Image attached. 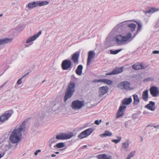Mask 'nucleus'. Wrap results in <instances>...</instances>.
Instances as JSON below:
<instances>
[{"instance_id":"f257e3e1","label":"nucleus","mask_w":159,"mask_h":159,"mask_svg":"<svg viewBox=\"0 0 159 159\" xmlns=\"http://www.w3.org/2000/svg\"><path fill=\"white\" fill-rule=\"evenodd\" d=\"M25 128V122L24 121L20 125L18 128L14 129L10 137V139L12 143H16L20 141L21 132L24 131Z\"/></svg>"},{"instance_id":"f03ea898","label":"nucleus","mask_w":159,"mask_h":159,"mask_svg":"<svg viewBox=\"0 0 159 159\" xmlns=\"http://www.w3.org/2000/svg\"><path fill=\"white\" fill-rule=\"evenodd\" d=\"M132 30L131 32H127L125 35L122 36L118 35L115 39V41L119 45H122L124 43H128L132 41L136 36L137 33L133 34Z\"/></svg>"},{"instance_id":"7ed1b4c3","label":"nucleus","mask_w":159,"mask_h":159,"mask_svg":"<svg viewBox=\"0 0 159 159\" xmlns=\"http://www.w3.org/2000/svg\"><path fill=\"white\" fill-rule=\"evenodd\" d=\"M75 84L73 82H70L66 90L65 95L64 98V101L66 102L67 99L70 98L75 91Z\"/></svg>"},{"instance_id":"20e7f679","label":"nucleus","mask_w":159,"mask_h":159,"mask_svg":"<svg viewBox=\"0 0 159 159\" xmlns=\"http://www.w3.org/2000/svg\"><path fill=\"white\" fill-rule=\"evenodd\" d=\"M84 103V101L75 100L72 102L71 107L73 109L79 110L83 107Z\"/></svg>"},{"instance_id":"39448f33","label":"nucleus","mask_w":159,"mask_h":159,"mask_svg":"<svg viewBox=\"0 0 159 159\" xmlns=\"http://www.w3.org/2000/svg\"><path fill=\"white\" fill-rule=\"evenodd\" d=\"M61 66L63 70H70L72 68V62L70 60H65L62 61Z\"/></svg>"},{"instance_id":"423d86ee","label":"nucleus","mask_w":159,"mask_h":159,"mask_svg":"<svg viewBox=\"0 0 159 159\" xmlns=\"http://www.w3.org/2000/svg\"><path fill=\"white\" fill-rule=\"evenodd\" d=\"M12 110H9L6 111L4 114L0 117V121L3 122L8 119L13 113Z\"/></svg>"},{"instance_id":"0eeeda50","label":"nucleus","mask_w":159,"mask_h":159,"mask_svg":"<svg viewBox=\"0 0 159 159\" xmlns=\"http://www.w3.org/2000/svg\"><path fill=\"white\" fill-rule=\"evenodd\" d=\"M93 131V128H89L85 130L80 134L78 135V137L80 139L85 138L91 134Z\"/></svg>"},{"instance_id":"6e6552de","label":"nucleus","mask_w":159,"mask_h":159,"mask_svg":"<svg viewBox=\"0 0 159 159\" xmlns=\"http://www.w3.org/2000/svg\"><path fill=\"white\" fill-rule=\"evenodd\" d=\"M73 136V133L72 132L69 133L67 134L63 133L57 135L56 138L58 140L67 139L71 138Z\"/></svg>"},{"instance_id":"1a4fd4ad","label":"nucleus","mask_w":159,"mask_h":159,"mask_svg":"<svg viewBox=\"0 0 159 159\" xmlns=\"http://www.w3.org/2000/svg\"><path fill=\"white\" fill-rule=\"evenodd\" d=\"M117 87L118 88L121 89H130V83L126 81L122 82L119 84Z\"/></svg>"},{"instance_id":"9d476101","label":"nucleus","mask_w":159,"mask_h":159,"mask_svg":"<svg viewBox=\"0 0 159 159\" xmlns=\"http://www.w3.org/2000/svg\"><path fill=\"white\" fill-rule=\"evenodd\" d=\"M128 20L123 21L117 25L114 28V30H122L127 29L126 22H129Z\"/></svg>"},{"instance_id":"9b49d317","label":"nucleus","mask_w":159,"mask_h":159,"mask_svg":"<svg viewBox=\"0 0 159 159\" xmlns=\"http://www.w3.org/2000/svg\"><path fill=\"white\" fill-rule=\"evenodd\" d=\"M151 95L153 97H156L159 95V90L156 86H152L150 89Z\"/></svg>"},{"instance_id":"f8f14e48","label":"nucleus","mask_w":159,"mask_h":159,"mask_svg":"<svg viewBox=\"0 0 159 159\" xmlns=\"http://www.w3.org/2000/svg\"><path fill=\"white\" fill-rule=\"evenodd\" d=\"M126 108V106L122 105L120 107L117 111L116 118H119L122 116L124 114V112Z\"/></svg>"},{"instance_id":"ddd939ff","label":"nucleus","mask_w":159,"mask_h":159,"mask_svg":"<svg viewBox=\"0 0 159 159\" xmlns=\"http://www.w3.org/2000/svg\"><path fill=\"white\" fill-rule=\"evenodd\" d=\"M80 52L77 51L75 52L72 55L71 57V60L75 64H77L78 63L79 58L80 56Z\"/></svg>"},{"instance_id":"4468645a","label":"nucleus","mask_w":159,"mask_h":159,"mask_svg":"<svg viewBox=\"0 0 159 159\" xmlns=\"http://www.w3.org/2000/svg\"><path fill=\"white\" fill-rule=\"evenodd\" d=\"M123 68H124L123 66L119 68H116L113 70L112 72L106 74V75H115L121 73L123 71Z\"/></svg>"},{"instance_id":"2eb2a0df","label":"nucleus","mask_w":159,"mask_h":159,"mask_svg":"<svg viewBox=\"0 0 159 159\" xmlns=\"http://www.w3.org/2000/svg\"><path fill=\"white\" fill-rule=\"evenodd\" d=\"M41 34V31H39L38 33L36 34L35 35H34L31 37L28 38L26 41V43H31L33 41L35 40L37 38H38Z\"/></svg>"},{"instance_id":"dca6fc26","label":"nucleus","mask_w":159,"mask_h":159,"mask_svg":"<svg viewBox=\"0 0 159 159\" xmlns=\"http://www.w3.org/2000/svg\"><path fill=\"white\" fill-rule=\"evenodd\" d=\"M95 54L93 51H90L88 53V57L87 59V65L89 66L90 63L92 59L94 56Z\"/></svg>"},{"instance_id":"f3484780","label":"nucleus","mask_w":159,"mask_h":159,"mask_svg":"<svg viewBox=\"0 0 159 159\" xmlns=\"http://www.w3.org/2000/svg\"><path fill=\"white\" fill-rule=\"evenodd\" d=\"M109 88L107 86H103L100 88L99 92L100 93L99 96L100 97L106 93L108 90Z\"/></svg>"},{"instance_id":"a211bd4d","label":"nucleus","mask_w":159,"mask_h":159,"mask_svg":"<svg viewBox=\"0 0 159 159\" xmlns=\"http://www.w3.org/2000/svg\"><path fill=\"white\" fill-rule=\"evenodd\" d=\"M132 68L135 70H138L140 69H143L145 68L142 63H138L135 64L132 66Z\"/></svg>"},{"instance_id":"6ab92c4d","label":"nucleus","mask_w":159,"mask_h":159,"mask_svg":"<svg viewBox=\"0 0 159 159\" xmlns=\"http://www.w3.org/2000/svg\"><path fill=\"white\" fill-rule=\"evenodd\" d=\"M97 157L98 159H112L111 156L105 154H99L97 155Z\"/></svg>"},{"instance_id":"aec40b11","label":"nucleus","mask_w":159,"mask_h":159,"mask_svg":"<svg viewBox=\"0 0 159 159\" xmlns=\"http://www.w3.org/2000/svg\"><path fill=\"white\" fill-rule=\"evenodd\" d=\"M128 21H129V22H133L136 23L138 25L137 30H141L142 29V24L140 21H138L135 20H129Z\"/></svg>"},{"instance_id":"412c9836","label":"nucleus","mask_w":159,"mask_h":159,"mask_svg":"<svg viewBox=\"0 0 159 159\" xmlns=\"http://www.w3.org/2000/svg\"><path fill=\"white\" fill-rule=\"evenodd\" d=\"M132 101V99L131 97L125 98L122 101V105H128L130 104Z\"/></svg>"},{"instance_id":"4be33fe9","label":"nucleus","mask_w":159,"mask_h":159,"mask_svg":"<svg viewBox=\"0 0 159 159\" xmlns=\"http://www.w3.org/2000/svg\"><path fill=\"white\" fill-rule=\"evenodd\" d=\"M147 108L151 111H153L155 109V103L152 101H150L149 103L146 106Z\"/></svg>"},{"instance_id":"5701e85b","label":"nucleus","mask_w":159,"mask_h":159,"mask_svg":"<svg viewBox=\"0 0 159 159\" xmlns=\"http://www.w3.org/2000/svg\"><path fill=\"white\" fill-rule=\"evenodd\" d=\"M12 39L11 38H6L3 39H0V45L7 43L11 42Z\"/></svg>"},{"instance_id":"b1692460","label":"nucleus","mask_w":159,"mask_h":159,"mask_svg":"<svg viewBox=\"0 0 159 159\" xmlns=\"http://www.w3.org/2000/svg\"><path fill=\"white\" fill-rule=\"evenodd\" d=\"M142 97L143 99L145 101H148V90H146L143 92Z\"/></svg>"},{"instance_id":"393cba45","label":"nucleus","mask_w":159,"mask_h":159,"mask_svg":"<svg viewBox=\"0 0 159 159\" xmlns=\"http://www.w3.org/2000/svg\"><path fill=\"white\" fill-rule=\"evenodd\" d=\"M127 28H128L130 30H135L137 25L136 24L134 23H131L128 24L126 22Z\"/></svg>"},{"instance_id":"a878e982","label":"nucleus","mask_w":159,"mask_h":159,"mask_svg":"<svg viewBox=\"0 0 159 159\" xmlns=\"http://www.w3.org/2000/svg\"><path fill=\"white\" fill-rule=\"evenodd\" d=\"M83 68V66L82 65H79L75 70L76 73L78 75H81L82 73Z\"/></svg>"},{"instance_id":"bb28decb","label":"nucleus","mask_w":159,"mask_h":159,"mask_svg":"<svg viewBox=\"0 0 159 159\" xmlns=\"http://www.w3.org/2000/svg\"><path fill=\"white\" fill-rule=\"evenodd\" d=\"M112 133L111 132H109L108 131H106L105 133L103 134H101L100 135V136L101 138L106 137L107 136H110L112 135Z\"/></svg>"},{"instance_id":"cd10ccee","label":"nucleus","mask_w":159,"mask_h":159,"mask_svg":"<svg viewBox=\"0 0 159 159\" xmlns=\"http://www.w3.org/2000/svg\"><path fill=\"white\" fill-rule=\"evenodd\" d=\"M134 98V104L137 105L139 102V100L137 95L134 94L133 95Z\"/></svg>"},{"instance_id":"c85d7f7f","label":"nucleus","mask_w":159,"mask_h":159,"mask_svg":"<svg viewBox=\"0 0 159 159\" xmlns=\"http://www.w3.org/2000/svg\"><path fill=\"white\" fill-rule=\"evenodd\" d=\"M129 146V141L128 140H126L125 142L123 143L122 145V148L125 151L127 150V148Z\"/></svg>"},{"instance_id":"c756f323","label":"nucleus","mask_w":159,"mask_h":159,"mask_svg":"<svg viewBox=\"0 0 159 159\" xmlns=\"http://www.w3.org/2000/svg\"><path fill=\"white\" fill-rule=\"evenodd\" d=\"M37 6V3L36 1L30 3L28 5V7L30 9H32Z\"/></svg>"},{"instance_id":"7c9ffc66","label":"nucleus","mask_w":159,"mask_h":159,"mask_svg":"<svg viewBox=\"0 0 159 159\" xmlns=\"http://www.w3.org/2000/svg\"><path fill=\"white\" fill-rule=\"evenodd\" d=\"M37 3V6H41L44 5H47L48 4L49 2L44 1L40 2L39 1H36Z\"/></svg>"},{"instance_id":"2f4dec72","label":"nucleus","mask_w":159,"mask_h":159,"mask_svg":"<svg viewBox=\"0 0 159 159\" xmlns=\"http://www.w3.org/2000/svg\"><path fill=\"white\" fill-rule=\"evenodd\" d=\"M65 146V145L64 143L61 142L57 144L54 146V147H56L57 148H59L64 147Z\"/></svg>"},{"instance_id":"473e14b6","label":"nucleus","mask_w":159,"mask_h":159,"mask_svg":"<svg viewBox=\"0 0 159 159\" xmlns=\"http://www.w3.org/2000/svg\"><path fill=\"white\" fill-rule=\"evenodd\" d=\"M122 50V49H120L115 51L111 50L110 51V52L111 54H117L118 53H119V52L121 51Z\"/></svg>"},{"instance_id":"72a5a7b5","label":"nucleus","mask_w":159,"mask_h":159,"mask_svg":"<svg viewBox=\"0 0 159 159\" xmlns=\"http://www.w3.org/2000/svg\"><path fill=\"white\" fill-rule=\"evenodd\" d=\"M159 10V9H157L154 7H152L149 10V13H152Z\"/></svg>"},{"instance_id":"f704fd0d","label":"nucleus","mask_w":159,"mask_h":159,"mask_svg":"<svg viewBox=\"0 0 159 159\" xmlns=\"http://www.w3.org/2000/svg\"><path fill=\"white\" fill-rule=\"evenodd\" d=\"M103 83L108 85H109L112 84V82L110 80L104 79Z\"/></svg>"},{"instance_id":"c9c22d12","label":"nucleus","mask_w":159,"mask_h":159,"mask_svg":"<svg viewBox=\"0 0 159 159\" xmlns=\"http://www.w3.org/2000/svg\"><path fill=\"white\" fill-rule=\"evenodd\" d=\"M135 153V151H133L130 152V153L128 155L126 159H130L131 158L134 156Z\"/></svg>"},{"instance_id":"e433bc0d","label":"nucleus","mask_w":159,"mask_h":159,"mask_svg":"<svg viewBox=\"0 0 159 159\" xmlns=\"http://www.w3.org/2000/svg\"><path fill=\"white\" fill-rule=\"evenodd\" d=\"M117 139H112L111 140L112 141L115 143L116 144L118 143L121 141V137H117Z\"/></svg>"},{"instance_id":"4c0bfd02","label":"nucleus","mask_w":159,"mask_h":159,"mask_svg":"<svg viewBox=\"0 0 159 159\" xmlns=\"http://www.w3.org/2000/svg\"><path fill=\"white\" fill-rule=\"evenodd\" d=\"M55 139L54 137H53L49 140V142L50 143V147L51 146L52 143H54L56 141L55 140Z\"/></svg>"},{"instance_id":"58836bf2","label":"nucleus","mask_w":159,"mask_h":159,"mask_svg":"<svg viewBox=\"0 0 159 159\" xmlns=\"http://www.w3.org/2000/svg\"><path fill=\"white\" fill-rule=\"evenodd\" d=\"M26 26V25L24 24H21L18 26V29H21V30H23L25 28Z\"/></svg>"},{"instance_id":"ea45409f","label":"nucleus","mask_w":159,"mask_h":159,"mask_svg":"<svg viewBox=\"0 0 159 159\" xmlns=\"http://www.w3.org/2000/svg\"><path fill=\"white\" fill-rule=\"evenodd\" d=\"M26 75V74L25 75L23 76H22L21 78L19 79L18 80L17 83V84H20L22 83L21 80H22V78H23L24 77H25Z\"/></svg>"},{"instance_id":"a19ab883","label":"nucleus","mask_w":159,"mask_h":159,"mask_svg":"<svg viewBox=\"0 0 159 159\" xmlns=\"http://www.w3.org/2000/svg\"><path fill=\"white\" fill-rule=\"evenodd\" d=\"M104 80V79H100V80H94L93 81V82L95 83L96 82H102L103 83Z\"/></svg>"},{"instance_id":"79ce46f5","label":"nucleus","mask_w":159,"mask_h":159,"mask_svg":"<svg viewBox=\"0 0 159 159\" xmlns=\"http://www.w3.org/2000/svg\"><path fill=\"white\" fill-rule=\"evenodd\" d=\"M159 125H153L152 124H148L147 126V127H153L154 128H157V127Z\"/></svg>"},{"instance_id":"37998d69","label":"nucleus","mask_w":159,"mask_h":159,"mask_svg":"<svg viewBox=\"0 0 159 159\" xmlns=\"http://www.w3.org/2000/svg\"><path fill=\"white\" fill-rule=\"evenodd\" d=\"M41 152V150L40 149L36 150L34 152V154L35 155H37L38 154V153L39 152Z\"/></svg>"},{"instance_id":"c03bdc74","label":"nucleus","mask_w":159,"mask_h":159,"mask_svg":"<svg viewBox=\"0 0 159 159\" xmlns=\"http://www.w3.org/2000/svg\"><path fill=\"white\" fill-rule=\"evenodd\" d=\"M153 53L154 54H158V53H159V51H158V50L154 51L153 52Z\"/></svg>"},{"instance_id":"a18cd8bd","label":"nucleus","mask_w":159,"mask_h":159,"mask_svg":"<svg viewBox=\"0 0 159 159\" xmlns=\"http://www.w3.org/2000/svg\"><path fill=\"white\" fill-rule=\"evenodd\" d=\"M94 123L95 124L97 125H98L99 124V121L98 120H96L95 121Z\"/></svg>"},{"instance_id":"49530a36","label":"nucleus","mask_w":159,"mask_h":159,"mask_svg":"<svg viewBox=\"0 0 159 159\" xmlns=\"http://www.w3.org/2000/svg\"><path fill=\"white\" fill-rule=\"evenodd\" d=\"M143 12L145 14H146L148 13H149V10L148 11H144Z\"/></svg>"},{"instance_id":"de8ad7c7","label":"nucleus","mask_w":159,"mask_h":159,"mask_svg":"<svg viewBox=\"0 0 159 159\" xmlns=\"http://www.w3.org/2000/svg\"><path fill=\"white\" fill-rule=\"evenodd\" d=\"M56 156V155L54 154H52V155H51V157H55Z\"/></svg>"},{"instance_id":"09e8293b","label":"nucleus","mask_w":159,"mask_h":159,"mask_svg":"<svg viewBox=\"0 0 159 159\" xmlns=\"http://www.w3.org/2000/svg\"><path fill=\"white\" fill-rule=\"evenodd\" d=\"M86 147H87V145L83 146L82 147H83V148H84Z\"/></svg>"},{"instance_id":"8fccbe9b","label":"nucleus","mask_w":159,"mask_h":159,"mask_svg":"<svg viewBox=\"0 0 159 159\" xmlns=\"http://www.w3.org/2000/svg\"><path fill=\"white\" fill-rule=\"evenodd\" d=\"M3 156V155H2L0 154V158H1Z\"/></svg>"},{"instance_id":"3c124183","label":"nucleus","mask_w":159,"mask_h":159,"mask_svg":"<svg viewBox=\"0 0 159 159\" xmlns=\"http://www.w3.org/2000/svg\"><path fill=\"white\" fill-rule=\"evenodd\" d=\"M55 153L56 154H58L59 153V152H55Z\"/></svg>"},{"instance_id":"603ef678","label":"nucleus","mask_w":159,"mask_h":159,"mask_svg":"<svg viewBox=\"0 0 159 159\" xmlns=\"http://www.w3.org/2000/svg\"><path fill=\"white\" fill-rule=\"evenodd\" d=\"M141 141H143V138L142 137H141Z\"/></svg>"},{"instance_id":"864d4df0","label":"nucleus","mask_w":159,"mask_h":159,"mask_svg":"<svg viewBox=\"0 0 159 159\" xmlns=\"http://www.w3.org/2000/svg\"><path fill=\"white\" fill-rule=\"evenodd\" d=\"M3 16V14H0V17H1V16Z\"/></svg>"},{"instance_id":"5fc2aeb1","label":"nucleus","mask_w":159,"mask_h":159,"mask_svg":"<svg viewBox=\"0 0 159 159\" xmlns=\"http://www.w3.org/2000/svg\"><path fill=\"white\" fill-rule=\"evenodd\" d=\"M64 149H65V148H64V149H60V150H61V151H62V150H63Z\"/></svg>"},{"instance_id":"6e6d98bb","label":"nucleus","mask_w":159,"mask_h":159,"mask_svg":"<svg viewBox=\"0 0 159 159\" xmlns=\"http://www.w3.org/2000/svg\"><path fill=\"white\" fill-rule=\"evenodd\" d=\"M44 81H45L44 80H43V81L42 82H43H43H44Z\"/></svg>"},{"instance_id":"4d7b16f0","label":"nucleus","mask_w":159,"mask_h":159,"mask_svg":"<svg viewBox=\"0 0 159 159\" xmlns=\"http://www.w3.org/2000/svg\"><path fill=\"white\" fill-rule=\"evenodd\" d=\"M1 144V142H0V144Z\"/></svg>"}]
</instances>
